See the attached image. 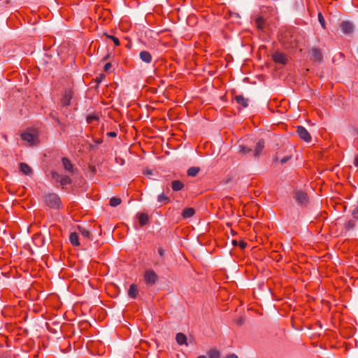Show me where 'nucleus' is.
Segmentation results:
<instances>
[{"label":"nucleus","mask_w":358,"mask_h":358,"mask_svg":"<svg viewBox=\"0 0 358 358\" xmlns=\"http://www.w3.org/2000/svg\"><path fill=\"white\" fill-rule=\"evenodd\" d=\"M43 200L47 206L52 209H59L62 206V201L59 195L56 193H47L43 196Z\"/></svg>","instance_id":"1"},{"label":"nucleus","mask_w":358,"mask_h":358,"mask_svg":"<svg viewBox=\"0 0 358 358\" xmlns=\"http://www.w3.org/2000/svg\"><path fill=\"white\" fill-rule=\"evenodd\" d=\"M292 196L299 206H306L308 203L307 194L301 190L294 191Z\"/></svg>","instance_id":"2"},{"label":"nucleus","mask_w":358,"mask_h":358,"mask_svg":"<svg viewBox=\"0 0 358 358\" xmlns=\"http://www.w3.org/2000/svg\"><path fill=\"white\" fill-rule=\"evenodd\" d=\"M144 280L147 285L152 286L157 281L158 276L152 269H148L145 272Z\"/></svg>","instance_id":"3"},{"label":"nucleus","mask_w":358,"mask_h":358,"mask_svg":"<svg viewBox=\"0 0 358 358\" xmlns=\"http://www.w3.org/2000/svg\"><path fill=\"white\" fill-rule=\"evenodd\" d=\"M73 96V92L71 89L66 90L60 100L61 105L62 106H69L71 104Z\"/></svg>","instance_id":"4"},{"label":"nucleus","mask_w":358,"mask_h":358,"mask_svg":"<svg viewBox=\"0 0 358 358\" xmlns=\"http://www.w3.org/2000/svg\"><path fill=\"white\" fill-rule=\"evenodd\" d=\"M342 32L345 35H349L354 31L355 26L350 21H343L340 24Z\"/></svg>","instance_id":"5"},{"label":"nucleus","mask_w":358,"mask_h":358,"mask_svg":"<svg viewBox=\"0 0 358 358\" xmlns=\"http://www.w3.org/2000/svg\"><path fill=\"white\" fill-rule=\"evenodd\" d=\"M296 133L299 136L306 142H310L311 141V136L308 130L303 126H298L296 128Z\"/></svg>","instance_id":"6"},{"label":"nucleus","mask_w":358,"mask_h":358,"mask_svg":"<svg viewBox=\"0 0 358 358\" xmlns=\"http://www.w3.org/2000/svg\"><path fill=\"white\" fill-rule=\"evenodd\" d=\"M272 59L275 63L285 64L287 62V57L285 54L276 52L273 54Z\"/></svg>","instance_id":"7"},{"label":"nucleus","mask_w":358,"mask_h":358,"mask_svg":"<svg viewBox=\"0 0 358 358\" xmlns=\"http://www.w3.org/2000/svg\"><path fill=\"white\" fill-rule=\"evenodd\" d=\"M21 138L27 141L30 145H34L35 142L37 141L36 136L29 132L22 133L21 134Z\"/></svg>","instance_id":"8"},{"label":"nucleus","mask_w":358,"mask_h":358,"mask_svg":"<svg viewBox=\"0 0 358 358\" xmlns=\"http://www.w3.org/2000/svg\"><path fill=\"white\" fill-rule=\"evenodd\" d=\"M310 59L318 62L322 61V55L319 48H312L310 50Z\"/></svg>","instance_id":"9"},{"label":"nucleus","mask_w":358,"mask_h":358,"mask_svg":"<svg viewBox=\"0 0 358 358\" xmlns=\"http://www.w3.org/2000/svg\"><path fill=\"white\" fill-rule=\"evenodd\" d=\"M62 163L64 169L69 172L73 173V164L71 163V162L66 157H62Z\"/></svg>","instance_id":"10"},{"label":"nucleus","mask_w":358,"mask_h":358,"mask_svg":"<svg viewBox=\"0 0 358 358\" xmlns=\"http://www.w3.org/2000/svg\"><path fill=\"white\" fill-rule=\"evenodd\" d=\"M264 148V139H259L255 146V150L253 151V155L255 157H259L262 151Z\"/></svg>","instance_id":"11"},{"label":"nucleus","mask_w":358,"mask_h":358,"mask_svg":"<svg viewBox=\"0 0 358 358\" xmlns=\"http://www.w3.org/2000/svg\"><path fill=\"white\" fill-rule=\"evenodd\" d=\"M141 59L145 63H150L152 59L151 54L145 50H143L139 54Z\"/></svg>","instance_id":"12"},{"label":"nucleus","mask_w":358,"mask_h":358,"mask_svg":"<svg viewBox=\"0 0 358 358\" xmlns=\"http://www.w3.org/2000/svg\"><path fill=\"white\" fill-rule=\"evenodd\" d=\"M33 242L36 246H42L45 243L44 238L41 234L34 235Z\"/></svg>","instance_id":"13"},{"label":"nucleus","mask_w":358,"mask_h":358,"mask_svg":"<svg viewBox=\"0 0 358 358\" xmlns=\"http://www.w3.org/2000/svg\"><path fill=\"white\" fill-rule=\"evenodd\" d=\"M138 292V290L137 285L135 284H131L130 285L129 291H128V295L130 297L135 299L137 296Z\"/></svg>","instance_id":"14"},{"label":"nucleus","mask_w":358,"mask_h":358,"mask_svg":"<svg viewBox=\"0 0 358 358\" xmlns=\"http://www.w3.org/2000/svg\"><path fill=\"white\" fill-rule=\"evenodd\" d=\"M20 169L24 174L27 176L31 175L32 173L31 169L26 163L21 162L20 164Z\"/></svg>","instance_id":"15"},{"label":"nucleus","mask_w":358,"mask_h":358,"mask_svg":"<svg viewBox=\"0 0 358 358\" xmlns=\"http://www.w3.org/2000/svg\"><path fill=\"white\" fill-rule=\"evenodd\" d=\"M176 339L177 343L179 345H188V343L187 342V337L185 334L182 333H178L176 334Z\"/></svg>","instance_id":"16"},{"label":"nucleus","mask_w":358,"mask_h":358,"mask_svg":"<svg viewBox=\"0 0 358 358\" xmlns=\"http://www.w3.org/2000/svg\"><path fill=\"white\" fill-rule=\"evenodd\" d=\"M235 100L236 101L237 103L241 105L243 108L248 107V99L245 98L242 95H238L235 96Z\"/></svg>","instance_id":"17"},{"label":"nucleus","mask_w":358,"mask_h":358,"mask_svg":"<svg viewBox=\"0 0 358 358\" xmlns=\"http://www.w3.org/2000/svg\"><path fill=\"white\" fill-rule=\"evenodd\" d=\"M184 187V184L180 180H173L171 182V188L173 191L178 192Z\"/></svg>","instance_id":"18"},{"label":"nucleus","mask_w":358,"mask_h":358,"mask_svg":"<svg viewBox=\"0 0 358 358\" xmlns=\"http://www.w3.org/2000/svg\"><path fill=\"white\" fill-rule=\"evenodd\" d=\"M149 217L148 214L141 213L138 215V222L141 226H144L148 223Z\"/></svg>","instance_id":"19"},{"label":"nucleus","mask_w":358,"mask_h":358,"mask_svg":"<svg viewBox=\"0 0 358 358\" xmlns=\"http://www.w3.org/2000/svg\"><path fill=\"white\" fill-rule=\"evenodd\" d=\"M195 213V210L192 208H185L182 213V215L184 218H189L192 217Z\"/></svg>","instance_id":"20"},{"label":"nucleus","mask_w":358,"mask_h":358,"mask_svg":"<svg viewBox=\"0 0 358 358\" xmlns=\"http://www.w3.org/2000/svg\"><path fill=\"white\" fill-rule=\"evenodd\" d=\"M255 24L258 29L261 31H264V24H265V20L262 17H259L255 20Z\"/></svg>","instance_id":"21"},{"label":"nucleus","mask_w":358,"mask_h":358,"mask_svg":"<svg viewBox=\"0 0 358 358\" xmlns=\"http://www.w3.org/2000/svg\"><path fill=\"white\" fill-rule=\"evenodd\" d=\"M69 239H70L71 243L73 245L78 246L80 245V243L78 242V235L77 234V233H76V232L71 233L70 234Z\"/></svg>","instance_id":"22"},{"label":"nucleus","mask_w":358,"mask_h":358,"mask_svg":"<svg viewBox=\"0 0 358 358\" xmlns=\"http://www.w3.org/2000/svg\"><path fill=\"white\" fill-rule=\"evenodd\" d=\"M59 183L62 186H65L71 183V179L68 176H62Z\"/></svg>","instance_id":"23"},{"label":"nucleus","mask_w":358,"mask_h":358,"mask_svg":"<svg viewBox=\"0 0 358 358\" xmlns=\"http://www.w3.org/2000/svg\"><path fill=\"white\" fill-rule=\"evenodd\" d=\"M199 171H200V169L199 167H195V166L190 167L187 170V175L189 176H192V177L196 176L198 174V173L199 172Z\"/></svg>","instance_id":"24"},{"label":"nucleus","mask_w":358,"mask_h":358,"mask_svg":"<svg viewBox=\"0 0 358 358\" xmlns=\"http://www.w3.org/2000/svg\"><path fill=\"white\" fill-rule=\"evenodd\" d=\"M292 157V155H287L283 158H280V156H279V153L277 152L276 154V156H275V161L276 162H280L281 164H285L287 162H288Z\"/></svg>","instance_id":"25"},{"label":"nucleus","mask_w":358,"mask_h":358,"mask_svg":"<svg viewBox=\"0 0 358 358\" xmlns=\"http://www.w3.org/2000/svg\"><path fill=\"white\" fill-rule=\"evenodd\" d=\"M239 151L238 152L241 153V154H243V155H246V154H248L250 152H252V150L250 148H248V147L243 145H239Z\"/></svg>","instance_id":"26"},{"label":"nucleus","mask_w":358,"mask_h":358,"mask_svg":"<svg viewBox=\"0 0 358 358\" xmlns=\"http://www.w3.org/2000/svg\"><path fill=\"white\" fill-rule=\"evenodd\" d=\"M157 201L160 203H167L170 201V199L164 193H162L158 196Z\"/></svg>","instance_id":"27"},{"label":"nucleus","mask_w":358,"mask_h":358,"mask_svg":"<svg viewBox=\"0 0 358 358\" xmlns=\"http://www.w3.org/2000/svg\"><path fill=\"white\" fill-rule=\"evenodd\" d=\"M122 202V200L117 197H112L110 200V205L113 207L117 206Z\"/></svg>","instance_id":"28"},{"label":"nucleus","mask_w":358,"mask_h":358,"mask_svg":"<svg viewBox=\"0 0 358 358\" xmlns=\"http://www.w3.org/2000/svg\"><path fill=\"white\" fill-rule=\"evenodd\" d=\"M79 231L82 236L85 238H90V233L85 229L82 228L80 227H78Z\"/></svg>","instance_id":"29"},{"label":"nucleus","mask_w":358,"mask_h":358,"mask_svg":"<svg viewBox=\"0 0 358 358\" xmlns=\"http://www.w3.org/2000/svg\"><path fill=\"white\" fill-rule=\"evenodd\" d=\"M209 358H219L220 352L216 350H212L208 352Z\"/></svg>","instance_id":"30"},{"label":"nucleus","mask_w":358,"mask_h":358,"mask_svg":"<svg viewBox=\"0 0 358 358\" xmlns=\"http://www.w3.org/2000/svg\"><path fill=\"white\" fill-rule=\"evenodd\" d=\"M318 21L320 23L322 28L325 29H326L325 20H324V18L322 13H318Z\"/></svg>","instance_id":"31"},{"label":"nucleus","mask_w":358,"mask_h":358,"mask_svg":"<svg viewBox=\"0 0 358 358\" xmlns=\"http://www.w3.org/2000/svg\"><path fill=\"white\" fill-rule=\"evenodd\" d=\"M62 175H60L56 171H52L51 172V176H52V178L55 180L56 182H59L60 181V179H61V177H62Z\"/></svg>","instance_id":"32"},{"label":"nucleus","mask_w":358,"mask_h":358,"mask_svg":"<svg viewBox=\"0 0 358 358\" xmlns=\"http://www.w3.org/2000/svg\"><path fill=\"white\" fill-rule=\"evenodd\" d=\"M106 36L108 38L111 39L116 46L120 45V43L119 39L117 37L112 36V35H108V34H106Z\"/></svg>","instance_id":"33"},{"label":"nucleus","mask_w":358,"mask_h":358,"mask_svg":"<svg viewBox=\"0 0 358 358\" xmlns=\"http://www.w3.org/2000/svg\"><path fill=\"white\" fill-rule=\"evenodd\" d=\"M355 223L353 220H350L348 221L345 225V228L346 230H350V229H352L355 227Z\"/></svg>","instance_id":"34"},{"label":"nucleus","mask_w":358,"mask_h":358,"mask_svg":"<svg viewBox=\"0 0 358 358\" xmlns=\"http://www.w3.org/2000/svg\"><path fill=\"white\" fill-rule=\"evenodd\" d=\"M99 120V117L96 115H89L87 117V122L89 124H92L94 121H96Z\"/></svg>","instance_id":"35"},{"label":"nucleus","mask_w":358,"mask_h":358,"mask_svg":"<svg viewBox=\"0 0 358 358\" xmlns=\"http://www.w3.org/2000/svg\"><path fill=\"white\" fill-rule=\"evenodd\" d=\"M233 246H238V241L232 239L231 241ZM238 246H246V243L244 241H241Z\"/></svg>","instance_id":"36"},{"label":"nucleus","mask_w":358,"mask_h":358,"mask_svg":"<svg viewBox=\"0 0 358 358\" xmlns=\"http://www.w3.org/2000/svg\"><path fill=\"white\" fill-rule=\"evenodd\" d=\"M106 78V76L104 74H99V76L96 77V82L99 84L100 83L102 82V80H103Z\"/></svg>","instance_id":"37"},{"label":"nucleus","mask_w":358,"mask_h":358,"mask_svg":"<svg viewBox=\"0 0 358 358\" xmlns=\"http://www.w3.org/2000/svg\"><path fill=\"white\" fill-rule=\"evenodd\" d=\"M112 67V64L110 62H108L106 63L104 66H103V70L106 71V72H108L110 71V69H111Z\"/></svg>","instance_id":"38"},{"label":"nucleus","mask_w":358,"mask_h":358,"mask_svg":"<svg viewBox=\"0 0 358 358\" xmlns=\"http://www.w3.org/2000/svg\"><path fill=\"white\" fill-rule=\"evenodd\" d=\"M352 215L354 218L358 220V207L354 210Z\"/></svg>","instance_id":"39"},{"label":"nucleus","mask_w":358,"mask_h":358,"mask_svg":"<svg viewBox=\"0 0 358 358\" xmlns=\"http://www.w3.org/2000/svg\"><path fill=\"white\" fill-rule=\"evenodd\" d=\"M107 136L109 137H116L117 133L115 131H110L107 134Z\"/></svg>","instance_id":"40"},{"label":"nucleus","mask_w":358,"mask_h":358,"mask_svg":"<svg viewBox=\"0 0 358 358\" xmlns=\"http://www.w3.org/2000/svg\"><path fill=\"white\" fill-rule=\"evenodd\" d=\"M158 254L159 255L160 257H163L164 255V250H163L162 248H160L158 250Z\"/></svg>","instance_id":"41"},{"label":"nucleus","mask_w":358,"mask_h":358,"mask_svg":"<svg viewBox=\"0 0 358 358\" xmlns=\"http://www.w3.org/2000/svg\"><path fill=\"white\" fill-rule=\"evenodd\" d=\"M110 57V53H108L106 56L103 57V61H106V60H108L109 59Z\"/></svg>","instance_id":"42"},{"label":"nucleus","mask_w":358,"mask_h":358,"mask_svg":"<svg viewBox=\"0 0 358 358\" xmlns=\"http://www.w3.org/2000/svg\"><path fill=\"white\" fill-rule=\"evenodd\" d=\"M354 165L355 166H358V155L356 156V157L355 158V160H354Z\"/></svg>","instance_id":"43"},{"label":"nucleus","mask_w":358,"mask_h":358,"mask_svg":"<svg viewBox=\"0 0 358 358\" xmlns=\"http://www.w3.org/2000/svg\"><path fill=\"white\" fill-rule=\"evenodd\" d=\"M225 358H238V357L234 354H231V355L227 356Z\"/></svg>","instance_id":"44"},{"label":"nucleus","mask_w":358,"mask_h":358,"mask_svg":"<svg viewBox=\"0 0 358 358\" xmlns=\"http://www.w3.org/2000/svg\"><path fill=\"white\" fill-rule=\"evenodd\" d=\"M197 358H206V357H205V356H199Z\"/></svg>","instance_id":"45"},{"label":"nucleus","mask_w":358,"mask_h":358,"mask_svg":"<svg viewBox=\"0 0 358 358\" xmlns=\"http://www.w3.org/2000/svg\"><path fill=\"white\" fill-rule=\"evenodd\" d=\"M241 322H241V320H239V321H238V324H241Z\"/></svg>","instance_id":"46"},{"label":"nucleus","mask_w":358,"mask_h":358,"mask_svg":"<svg viewBox=\"0 0 358 358\" xmlns=\"http://www.w3.org/2000/svg\"><path fill=\"white\" fill-rule=\"evenodd\" d=\"M100 143L99 140H97L96 143Z\"/></svg>","instance_id":"47"},{"label":"nucleus","mask_w":358,"mask_h":358,"mask_svg":"<svg viewBox=\"0 0 358 358\" xmlns=\"http://www.w3.org/2000/svg\"><path fill=\"white\" fill-rule=\"evenodd\" d=\"M100 143L99 140H97L96 143Z\"/></svg>","instance_id":"48"}]
</instances>
